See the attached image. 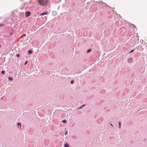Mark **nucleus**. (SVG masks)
<instances>
[{
    "mask_svg": "<svg viewBox=\"0 0 147 147\" xmlns=\"http://www.w3.org/2000/svg\"><path fill=\"white\" fill-rule=\"evenodd\" d=\"M39 4L42 6L45 5L48 2V0H38Z\"/></svg>",
    "mask_w": 147,
    "mask_h": 147,
    "instance_id": "obj_1",
    "label": "nucleus"
},
{
    "mask_svg": "<svg viewBox=\"0 0 147 147\" xmlns=\"http://www.w3.org/2000/svg\"><path fill=\"white\" fill-rule=\"evenodd\" d=\"M30 14V12L28 11H26L25 13V16L26 17H28Z\"/></svg>",
    "mask_w": 147,
    "mask_h": 147,
    "instance_id": "obj_2",
    "label": "nucleus"
},
{
    "mask_svg": "<svg viewBox=\"0 0 147 147\" xmlns=\"http://www.w3.org/2000/svg\"><path fill=\"white\" fill-rule=\"evenodd\" d=\"M48 13V12L47 11H45L44 13H41L40 14V16H44L45 15H46Z\"/></svg>",
    "mask_w": 147,
    "mask_h": 147,
    "instance_id": "obj_3",
    "label": "nucleus"
},
{
    "mask_svg": "<svg viewBox=\"0 0 147 147\" xmlns=\"http://www.w3.org/2000/svg\"><path fill=\"white\" fill-rule=\"evenodd\" d=\"M132 59L131 58H129L128 59V62L129 63H131L132 62Z\"/></svg>",
    "mask_w": 147,
    "mask_h": 147,
    "instance_id": "obj_4",
    "label": "nucleus"
},
{
    "mask_svg": "<svg viewBox=\"0 0 147 147\" xmlns=\"http://www.w3.org/2000/svg\"><path fill=\"white\" fill-rule=\"evenodd\" d=\"M64 147H69V144L67 143H66L64 145Z\"/></svg>",
    "mask_w": 147,
    "mask_h": 147,
    "instance_id": "obj_5",
    "label": "nucleus"
},
{
    "mask_svg": "<svg viewBox=\"0 0 147 147\" xmlns=\"http://www.w3.org/2000/svg\"><path fill=\"white\" fill-rule=\"evenodd\" d=\"M28 53L29 54H30L32 53V51L31 50H30L28 51Z\"/></svg>",
    "mask_w": 147,
    "mask_h": 147,
    "instance_id": "obj_6",
    "label": "nucleus"
},
{
    "mask_svg": "<svg viewBox=\"0 0 147 147\" xmlns=\"http://www.w3.org/2000/svg\"><path fill=\"white\" fill-rule=\"evenodd\" d=\"M119 129L121 127V123L120 122H119Z\"/></svg>",
    "mask_w": 147,
    "mask_h": 147,
    "instance_id": "obj_7",
    "label": "nucleus"
},
{
    "mask_svg": "<svg viewBox=\"0 0 147 147\" xmlns=\"http://www.w3.org/2000/svg\"><path fill=\"white\" fill-rule=\"evenodd\" d=\"M8 78L9 80L10 81H11L13 80V78L11 77H9Z\"/></svg>",
    "mask_w": 147,
    "mask_h": 147,
    "instance_id": "obj_8",
    "label": "nucleus"
},
{
    "mask_svg": "<svg viewBox=\"0 0 147 147\" xmlns=\"http://www.w3.org/2000/svg\"><path fill=\"white\" fill-rule=\"evenodd\" d=\"M91 49H89L87 51V53H88L89 52H90L91 51Z\"/></svg>",
    "mask_w": 147,
    "mask_h": 147,
    "instance_id": "obj_9",
    "label": "nucleus"
},
{
    "mask_svg": "<svg viewBox=\"0 0 147 147\" xmlns=\"http://www.w3.org/2000/svg\"><path fill=\"white\" fill-rule=\"evenodd\" d=\"M18 126H20V127H21V124L20 123H18Z\"/></svg>",
    "mask_w": 147,
    "mask_h": 147,
    "instance_id": "obj_10",
    "label": "nucleus"
},
{
    "mask_svg": "<svg viewBox=\"0 0 147 147\" xmlns=\"http://www.w3.org/2000/svg\"><path fill=\"white\" fill-rule=\"evenodd\" d=\"M5 71L4 70H3L1 72V74H4L5 73Z\"/></svg>",
    "mask_w": 147,
    "mask_h": 147,
    "instance_id": "obj_11",
    "label": "nucleus"
},
{
    "mask_svg": "<svg viewBox=\"0 0 147 147\" xmlns=\"http://www.w3.org/2000/svg\"><path fill=\"white\" fill-rule=\"evenodd\" d=\"M63 122V123H66V121L65 120H63L62 121Z\"/></svg>",
    "mask_w": 147,
    "mask_h": 147,
    "instance_id": "obj_12",
    "label": "nucleus"
},
{
    "mask_svg": "<svg viewBox=\"0 0 147 147\" xmlns=\"http://www.w3.org/2000/svg\"><path fill=\"white\" fill-rule=\"evenodd\" d=\"M134 49H132V50H131V51L129 53H131L132 52H133L134 51Z\"/></svg>",
    "mask_w": 147,
    "mask_h": 147,
    "instance_id": "obj_13",
    "label": "nucleus"
},
{
    "mask_svg": "<svg viewBox=\"0 0 147 147\" xmlns=\"http://www.w3.org/2000/svg\"><path fill=\"white\" fill-rule=\"evenodd\" d=\"M19 56H20V55H19V54H17V55H16V56H17V57H19Z\"/></svg>",
    "mask_w": 147,
    "mask_h": 147,
    "instance_id": "obj_14",
    "label": "nucleus"
},
{
    "mask_svg": "<svg viewBox=\"0 0 147 147\" xmlns=\"http://www.w3.org/2000/svg\"><path fill=\"white\" fill-rule=\"evenodd\" d=\"M73 80H72L71 81V84H72L73 83Z\"/></svg>",
    "mask_w": 147,
    "mask_h": 147,
    "instance_id": "obj_15",
    "label": "nucleus"
},
{
    "mask_svg": "<svg viewBox=\"0 0 147 147\" xmlns=\"http://www.w3.org/2000/svg\"><path fill=\"white\" fill-rule=\"evenodd\" d=\"M28 61H26L25 63V65H26Z\"/></svg>",
    "mask_w": 147,
    "mask_h": 147,
    "instance_id": "obj_16",
    "label": "nucleus"
},
{
    "mask_svg": "<svg viewBox=\"0 0 147 147\" xmlns=\"http://www.w3.org/2000/svg\"><path fill=\"white\" fill-rule=\"evenodd\" d=\"M85 104L82 105V106H81L82 107H84L85 106Z\"/></svg>",
    "mask_w": 147,
    "mask_h": 147,
    "instance_id": "obj_17",
    "label": "nucleus"
},
{
    "mask_svg": "<svg viewBox=\"0 0 147 147\" xmlns=\"http://www.w3.org/2000/svg\"><path fill=\"white\" fill-rule=\"evenodd\" d=\"M67 134V131H66L65 133V135H66Z\"/></svg>",
    "mask_w": 147,
    "mask_h": 147,
    "instance_id": "obj_18",
    "label": "nucleus"
},
{
    "mask_svg": "<svg viewBox=\"0 0 147 147\" xmlns=\"http://www.w3.org/2000/svg\"><path fill=\"white\" fill-rule=\"evenodd\" d=\"M0 26H3V24H0Z\"/></svg>",
    "mask_w": 147,
    "mask_h": 147,
    "instance_id": "obj_19",
    "label": "nucleus"
},
{
    "mask_svg": "<svg viewBox=\"0 0 147 147\" xmlns=\"http://www.w3.org/2000/svg\"><path fill=\"white\" fill-rule=\"evenodd\" d=\"M82 108V106H81V107H80L78 108V109H81Z\"/></svg>",
    "mask_w": 147,
    "mask_h": 147,
    "instance_id": "obj_20",
    "label": "nucleus"
},
{
    "mask_svg": "<svg viewBox=\"0 0 147 147\" xmlns=\"http://www.w3.org/2000/svg\"><path fill=\"white\" fill-rule=\"evenodd\" d=\"M110 125L112 126V127H113V125L112 124V123H111L110 124Z\"/></svg>",
    "mask_w": 147,
    "mask_h": 147,
    "instance_id": "obj_21",
    "label": "nucleus"
},
{
    "mask_svg": "<svg viewBox=\"0 0 147 147\" xmlns=\"http://www.w3.org/2000/svg\"><path fill=\"white\" fill-rule=\"evenodd\" d=\"M133 26H134V25L133 24H132Z\"/></svg>",
    "mask_w": 147,
    "mask_h": 147,
    "instance_id": "obj_22",
    "label": "nucleus"
},
{
    "mask_svg": "<svg viewBox=\"0 0 147 147\" xmlns=\"http://www.w3.org/2000/svg\"><path fill=\"white\" fill-rule=\"evenodd\" d=\"M1 47V46H0V48Z\"/></svg>",
    "mask_w": 147,
    "mask_h": 147,
    "instance_id": "obj_23",
    "label": "nucleus"
}]
</instances>
